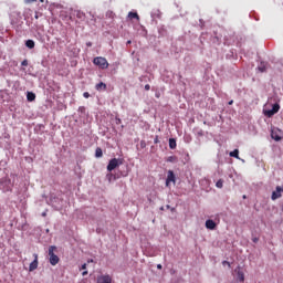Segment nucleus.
Returning <instances> with one entry per match:
<instances>
[{
	"instance_id": "33",
	"label": "nucleus",
	"mask_w": 283,
	"mask_h": 283,
	"mask_svg": "<svg viewBox=\"0 0 283 283\" xmlns=\"http://www.w3.org/2000/svg\"><path fill=\"white\" fill-rule=\"evenodd\" d=\"M86 45H87L88 48H92V42H87Z\"/></svg>"
},
{
	"instance_id": "32",
	"label": "nucleus",
	"mask_w": 283,
	"mask_h": 283,
	"mask_svg": "<svg viewBox=\"0 0 283 283\" xmlns=\"http://www.w3.org/2000/svg\"><path fill=\"white\" fill-rule=\"evenodd\" d=\"M154 143L155 145H158V137L155 138Z\"/></svg>"
},
{
	"instance_id": "19",
	"label": "nucleus",
	"mask_w": 283,
	"mask_h": 283,
	"mask_svg": "<svg viewBox=\"0 0 283 283\" xmlns=\"http://www.w3.org/2000/svg\"><path fill=\"white\" fill-rule=\"evenodd\" d=\"M95 157H96V158H103V149L96 148V150H95Z\"/></svg>"
},
{
	"instance_id": "11",
	"label": "nucleus",
	"mask_w": 283,
	"mask_h": 283,
	"mask_svg": "<svg viewBox=\"0 0 283 283\" xmlns=\"http://www.w3.org/2000/svg\"><path fill=\"white\" fill-rule=\"evenodd\" d=\"M97 283H112V276L101 275L97 277Z\"/></svg>"
},
{
	"instance_id": "1",
	"label": "nucleus",
	"mask_w": 283,
	"mask_h": 283,
	"mask_svg": "<svg viewBox=\"0 0 283 283\" xmlns=\"http://www.w3.org/2000/svg\"><path fill=\"white\" fill-rule=\"evenodd\" d=\"M94 65H97L101 70H107L109 67V63L107 62V59L103 56H97L93 60Z\"/></svg>"
},
{
	"instance_id": "35",
	"label": "nucleus",
	"mask_w": 283,
	"mask_h": 283,
	"mask_svg": "<svg viewBox=\"0 0 283 283\" xmlns=\"http://www.w3.org/2000/svg\"><path fill=\"white\" fill-rule=\"evenodd\" d=\"M82 269H87V264L84 263V264L82 265Z\"/></svg>"
},
{
	"instance_id": "18",
	"label": "nucleus",
	"mask_w": 283,
	"mask_h": 283,
	"mask_svg": "<svg viewBox=\"0 0 283 283\" xmlns=\"http://www.w3.org/2000/svg\"><path fill=\"white\" fill-rule=\"evenodd\" d=\"M259 72H266V63L261 62V64L258 66Z\"/></svg>"
},
{
	"instance_id": "15",
	"label": "nucleus",
	"mask_w": 283,
	"mask_h": 283,
	"mask_svg": "<svg viewBox=\"0 0 283 283\" xmlns=\"http://www.w3.org/2000/svg\"><path fill=\"white\" fill-rule=\"evenodd\" d=\"M128 19H136V21H140V17L137 12H128Z\"/></svg>"
},
{
	"instance_id": "29",
	"label": "nucleus",
	"mask_w": 283,
	"mask_h": 283,
	"mask_svg": "<svg viewBox=\"0 0 283 283\" xmlns=\"http://www.w3.org/2000/svg\"><path fill=\"white\" fill-rule=\"evenodd\" d=\"M122 120L120 118L116 117V125H120Z\"/></svg>"
},
{
	"instance_id": "40",
	"label": "nucleus",
	"mask_w": 283,
	"mask_h": 283,
	"mask_svg": "<svg viewBox=\"0 0 283 283\" xmlns=\"http://www.w3.org/2000/svg\"><path fill=\"white\" fill-rule=\"evenodd\" d=\"M229 105H233V101H230V102H229Z\"/></svg>"
},
{
	"instance_id": "26",
	"label": "nucleus",
	"mask_w": 283,
	"mask_h": 283,
	"mask_svg": "<svg viewBox=\"0 0 283 283\" xmlns=\"http://www.w3.org/2000/svg\"><path fill=\"white\" fill-rule=\"evenodd\" d=\"M222 264H223V266H227V265L231 266V263H229L228 261H223Z\"/></svg>"
},
{
	"instance_id": "43",
	"label": "nucleus",
	"mask_w": 283,
	"mask_h": 283,
	"mask_svg": "<svg viewBox=\"0 0 283 283\" xmlns=\"http://www.w3.org/2000/svg\"><path fill=\"white\" fill-rule=\"evenodd\" d=\"M41 1V3H43L45 0H40Z\"/></svg>"
},
{
	"instance_id": "28",
	"label": "nucleus",
	"mask_w": 283,
	"mask_h": 283,
	"mask_svg": "<svg viewBox=\"0 0 283 283\" xmlns=\"http://www.w3.org/2000/svg\"><path fill=\"white\" fill-rule=\"evenodd\" d=\"M83 96H84V98H90V94H88L87 92H85V93L83 94Z\"/></svg>"
},
{
	"instance_id": "5",
	"label": "nucleus",
	"mask_w": 283,
	"mask_h": 283,
	"mask_svg": "<svg viewBox=\"0 0 283 283\" xmlns=\"http://www.w3.org/2000/svg\"><path fill=\"white\" fill-rule=\"evenodd\" d=\"M282 136H283L282 129L277 127H273L271 129V138L276 143H280V140H282Z\"/></svg>"
},
{
	"instance_id": "9",
	"label": "nucleus",
	"mask_w": 283,
	"mask_h": 283,
	"mask_svg": "<svg viewBox=\"0 0 283 283\" xmlns=\"http://www.w3.org/2000/svg\"><path fill=\"white\" fill-rule=\"evenodd\" d=\"M36 269H39V255L34 254V260H33V262L30 263L29 271L30 272L36 271Z\"/></svg>"
},
{
	"instance_id": "20",
	"label": "nucleus",
	"mask_w": 283,
	"mask_h": 283,
	"mask_svg": "<svg viewBox=\"0 0 283 283\" xmlns=\"http://www.w3.org/2000/svg\"><path fill=\"white\" fill-rule=\"evenodd\" d=\"M169 147H170L171 149H176V140H175L174 138H170V139H169Z\"/></svg>"
},
{
	"instance_id": "8",
	"label": "nucleus",
	"mask_w": 283,
	"mask_h": 283,
	"mask_svg": "<svg viewBox=\"0 0 283 283\" xmlns=\"http://www.w3.org/2000/svg\"><path fill=\"white\" fill-rule=\"evenodd\" d=\"M170 182L176 184V175L174 174V170H168V175L166 178V187H169Z\"/></svg>"
},
{
	"instance_id": "22",
	"label": "nucleus",
	"mask_w": 283,
	"mask_h": 283,
	"mask_svg": "<svg viewBox=\"0 0 283 283\" xmlns=\"http://www.w3.org/2000/svg\"><path fill=\"white\" fill-rule=\"evenodd\" d=\"M223 185H224V181H222V179H219V180L216 182V187H217L218 189H222Z\"/></svg>"
},
{
	"instance_id": "37",
	"label": "nucleus",
	"mask_w": 283,
	"mask_h": 283,
	"mask_svg": "<svg viewBox=\"0 0 283 283\" xmlns=\"http://www.w3.org/2000/svg\"><path fill=\"white\" fill-rule=\"evenodd\" d=\"M129 44H132V40H128V41H127V45H129Z\"/></svg>"
},
{
	"instance_id": "39",
	"label": "nucleus",
	"mask_w": 283,
	"mask_h": 283,
	"mask_svg": "<svg viewBox=\"0 0 283 283\" xmlns=\"http://www.w3.org/2000/svg\"><path fill=\"white\" fill-rule=\"evenodd\" d=\"M82 275H87V271H84V272L82 273Z\"/></svg>"
},
{
	"instance_id": "41",
	"label": "nucleus",
	"mask_w": 283,
	"mask_h": 283,
	"mask_svg": "<svg viewBox=\"0 0 283 283\" xmlns=\"http://www.w3.org/2000/svg\"><path fill=\"white\" fill-rule=\"evenodd\" d=\"M253 242H258V238H254V239H253Z\"/></svg>"
},
{
	"instance_id": "24",
	"label": "nucleus",
	"mask_w": 283,
	"mask_h": 283,
	"mask_svg": "<svg viewBox=\"0 0 283 283\" xmlns=\"http://www.w3.org/2000/svg\"><path fill=\"white\" fill-rule=\"evenodd\" d=\"M159 14H160V11H158V10L153 11V12H151V18H153V19H156V17H159Z\"/></svg>"
},
{
	"instance_id": "14",
	"label": "nucleus",
	"mask_w": 283,
	"mask_h": 283,
	"mask_svg": "<svg viewBox=\"0 0 283 283\" xmlns=\"http://www.w3.org/2000/svg\"><path fill=\"white\" fill-rule=\"evenodd\" d=\"M229 156L231 158H237V160H240V150L234 149L233 151H230Z\"/></svg>"
},
{
	"instance_id": "30",
	"label": "nucleus",
	"mask_w": 283,
	"mask_h": 283,
	"mask_svg": "<svg viewBox=\"0 0 283 283\" xmlns=\"http://www.w3.org/2000/svg\"><path fill=\"white\" fill-rule=\"evenodd\" d=\"M140 147H142V148H145V147H146L145 142H140Z\"/></svg>"
},
{
	"instance_id": "13",
	"label": "nucleus",
	"mask_w": 283,
	"mask_h": 283,
	"mask_svg": "<svg viewBox=\"0 0 283 283\" xmlns=\"http://www.w3.org/2000/svg\"><path fill=\"white\" fill-rule=\"evenodd\" d=\"M95 88L97 90V92H101L103 90H107V84L103 83V82H99V83L96 84Z\"/></svg>"
},
{
	"instance_id": "17",
	"label": "nucleus",
	"mask_w": 283,
	"mask_h": 283,
	"mask_svg": "<svg viewBox=\"0 0 283 283\" xmlns=\"http://www.w3.org/2000/svg\"><path fill=\"white\" fill-rule=\"evenodd\" d=\"M36 98V95L32 92H28L27 94V101H29L30 103H32V101H34Z\"/></svg>"
},
{
	"instance_id": "16",
	"label": "nucleus",
	"mask_w": 283,
	"mask_h": 283,
	"mask_svg": "<svg viewBox=\"0 0 283 283\" xmlns=\"http://www.w3.org/2000/svg\"><path fill=\"white\" fill-rule=\"evenodd\" d=\"M34 40H27L25 41V46L29 49V50H34Z\"/></svg>"
},
{
	"instance_id": "23",
	"label": "nucleus",
	"mask_w": 283,
	"mask_h": 283,
	"mask_svg": "<svg viewBox=\"0 0 283 283\" xmlns=\"http://www.w3.org/2000/svg\"><path fill=\"white\" fill-rule=\"evenodd\" d=\"M36 39H38L39 41H41V43H45V38L43 36V34L38 33V34H36Z\"/></svg>"
},
{
	"instance_id": "7",
	"label": "nucleus",
	"mask_w": 283,
	"mask_h": 283,
	"mask_svg": "<svg viewBox=\"0 0 283 283\" xmlns=\"http://www.w3.org/2000/svg\"><path fill=\"white\" fill-rule=\"evenodd\" d=\"M234 275L237 276L238 282H244V272L242 271V268H235Z\"/></svg>"
},
{
	"instance_id": "31",
	"label": "nucleus",
	"mask_w": 283,
	"mask_h": 283,
	"mask_svg": "<svg viewBox=\"0 0 283 283\" xmlns=\"http://www.w3.org/2000/svg\"><path fill=\"white\" fill-rule=\"evenodd\" d=\"M145 90H146V91H149V90H150L149 84H146V85H145Z\"/></svg>"
},
{
	"instance_id": "42",
	"label": "nucleus",
	"mask_w": 283,
	"mask_h": 283,
	"mask_svg": "<svg viewBox=\"0 0 283 283\" xmlns=\"http://www.w3.org/2000/svg\"><path fill=\"white\" fill-rule=\"evenodd\" d=\"M107 178H112V175H107Z\"/></svg>"
},
{
	"instance_id": "6",
	"label": "nucleus",
	"mask_w": 283,
	"mask_h": 283,
	"mask_svg": "<svg viewBox=\"0 0 283 283\" xmlns=\"http://www.w3.org/2000/svg\"><path fill=\"white\" fill-rule=\"evenodd\" d=\"M0 189L2 191H12V181L10 179H2L0 181Z\"/></svg>"
},
{
	"instance_id": "25",
	"label": "nucleus",
	"mask_w": 283,
	"mask_h": 283,
	"mask_svg": "<svg viewBox=\"0 0 283 283\" xmlns=\"http://www.w3.org/2000/svg\"><path fill=\"white\" fill-rule=\"evenodd\" d=\"M21 65H22L23 67H28V60H23V61L21 62Z\"/></svg>"
},
{
	"instance_id": "2",
	"label": "nucleus",
	"mask_w": 283,
	"mask_h": 283,
	"mask_svg": "<svg viewBox=\"0 0 283 283\" xmlns=\"http://www.w3.org/2000/svg\"><path fill=\"white\" fill-rule=\"evenodd\" d=\"M56 249V247L54 245H51L49 248V262L52 266H56V264H59L60 262V259H59V255L54 254V250Z\"/></svg>"
},
{
	"instance_id": "21",
	"label": "nucleus",
	"mask_w": 283,
	"mask_h": 283,
	"mask_svg": "<svg viewBox=\"0 0 283 283\" xmlns=\"http://www.w3.org/2000/svg\"><path fill=\"white\" fill-rule=\"evenodd\" d=\"M178 161V158L176 156H169L167 158V163H177Z\"/></svg>"
},
{
	"instance_id": "27",
	"label": "nucleus",
	"mask_w": 283,
	"mask_h": 283,
	"mask_svg": "<svg viewBox=\"0 0 283 283\" xmlns=\"http://www.w3.org/2000/svg\"><path fill=\"white\" fill-rule=\"evenodd\" d=\"M36 0H24V3H34Z\"/></svg>"
},
{
	"instance_id": "12",
	"label": "nucleus",
	"mask_w": 283,
	"mask_h": 283,
	"mask_svg": "<svg viewBox=\"0 0 283 283\" xmlns=\"http://www.w3.org/2000/svg\"><path fill=\"white\" fill-rule=\"evenodd\" d=\"M217 224L216 221L208 219L206 221V229H209L210 231H213L216 229Z\"/></svg>"
},
{
	"instance_id": "3",
	"label": "nucleus",
	"mask_w": 283,
	"mask_h": 283,
	"mask_svg": "<svg viewBox=\"0 0 283 283\" xmlns=\"http://www.w3.org/2000/svg\"><path fill=\"white\" fill-rule=\"evenodd\" d=\"M120 165H123V159L113 158L108 161L107 171H114V169L120 167Z\"/></svg>"
},
{
	"instance_id": "38",
	"label": "nucleus",
	"mask_w": 283,
	"mask_h": 283,
	"mask_svg": "<svg viewBox=\"0 0 283 283\" xmlns=\"http://www.w3.org/2000/svg\"><path fill=\"white\" fill-rule=\"evenodd\" d=\"M85 109V107H80V112H83Z\"/></svg>"
},
{
	"instance_id": "34",
	"label": "nucleus",
	"mask_w": 283,
	"mask_h": 283,
	"mask_svg": "<svg viewBox=\"0 0 283 283\" xmlns=\"http://www.w3.org/2000/svg\"><path fill=\"white\" fill-rule=\"evenodd\" d=\"M48 216V212H42V217L45 218Z\"/></svg>"
},
{
	"instance_id": "4",
	"label": "nucleus",
	"mask_w": 283,
	"mask_h": 283,
	"mask_svg": "<svg viewBox=\"0 0 283 283\" xmlns=\"http://www.w3.org/2000/svg\"><path fill=\"white\" fill-rule=\"evenodd\" d=\"M280 112V104H273L272 109H263L264 116H268V118H271L272 116H275Z\"/></svg>"
},
{
	"instance_id": "10",
	"label": "nucleus",
	"mask_w": 283,
	"mask_h": 283,
	"mask_svg": "<svg viewBox=\"0 0 283 283\" xmlns=\"http://www.w3.org/2000/svg\"><path fill=\"white\" fill-rule=\"evenodd\" d=\"M282 191H283V188L281 186H277L276 187V190L272 192V200H277V198H282Z\"/></svg>"
},
{
	"instance_id": "36",
	"label": "nucleus",
	"mask_w": 283,
	"mask_h": 283,
	"mask_svg": "<svg viewBox=\"0 0 283 283\" xmlns=\"http://www.w3.org/2000/svg\"><path fill=\"white\" fill-rule=\"evenodd\" d=\"M157 269H163V265L161 264H157Z\"/></svg>"
}]
</instances>
